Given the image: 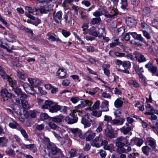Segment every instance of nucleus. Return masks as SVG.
Listing matches in <instances>:
<instances>
[{
	"label": "nucleus",
	"mask_w": 158,
	"mask_h": 158,
	"mask_svg": "<svg viewBox=\"0 0 158 158\" xmlns=\"http://www.w3.org/2000/svg\"><path fill=\"white\" fill-rule=\"evenodd\" d=\"M118 14L117 10L114 9H112L110 13L106 12L104 15L107 18L113 19L114 18V17L116 16Z\"/></svg>",
	"instance_id": "obj_10"
},
{
	"label": "nucleus",
	"mask_w": 158,
	"mask_h": 158,
	"mask_svg": "<svg viewBox=\"0 0 158 158\" xmlns=\"http://www.w3.org/2000/svg\"><path fill=\"white\" fill-rule=\"evenodd\" d=\"M105 134L107 137L110 139L115 138L113 130L112 129L110 125L107 126V128L105 130Z\"/></svg>",
	"instance_id": "obj_7"
},
{
	"label": "nucleus",
	"mask_w": 158,
	"mask_h": 158,
	"mask_svg": "<svg viewBox=\"0 0 158 158\" xmlns=\"http://www.w3.org/2000/svg\"><path fill=\"white\" fill-rule=\"evenodd\" d=\"M39 10L41 14L47 13L48 12H49V10L46 9L44 6H41L39 8Z\"/></svg>",
	"instance_id": "obj_46"
},
{
	"label": "nucleus",
	"mask_w": 158,
	"mask_h": 158,
	"mask_svg": "<svg viewBox=\"0 0 158 158\" xmlns=\"http://www.w3.org/2000/svg\"><path fill=\"white\" fill-rule=\"evenodd\" d=\"M126 23L129 27H132L135 25L136 21L133 18H129L126 20Z\"/></svg>",
	"instance_id": "obj_21"
},
{
	"label": "nucleus",
	"mask_w": 158,
	"mask_h": 158,
	"mask_svg": "<svg viewBox=\"0 0 158 158\" xmlns=\"http://www.w3.org/2000/svg\"><path fill=\"white\" fill-rule=\"evenodd\" d=\"M92 115L97 117H100L102 115V111L94 110L91 113Z\"/></svg>",
	"instance_id": "obj_42"
},
{
	"label": "nucleus",
	"mask_w": 158,
	"mask_h": 158,
	"mask_svg": "<svg viewBox=\"0 0 158 158\" xmlns=\"http://www.w3.org/2000/svg\"><path fill=\"white\" fill-rule=\"evenodd\" d=\"M9 126L12 129H16L18 130H19L21 126L16 122H14L10 123L9 124Z\"/></svg>",
	"instance_id": "obj_27"
},
{
	"label": "nucleus",
	"mask_w": 158,
	"mask_h": 158,
	"mask_svg": "<svg viewBox=\"0 0 158 158\" xmlns=\"http://www.w3.org/2000/svg\"><path fill=\"white\" fill-rule=\"evenodd\" d=\"M125 120V118H123L121 122L118 119H115L113 120H112V121H111L110 124L112 125L122 124Z\"/></svg>",
	"instance_id": "obj_34"
},
{
	"label": "nucleus",
	"mask_w": 158,
	"mask_h": 158,
	"mask_svg": "<svg viewBox=\"0 0 158 158\" xmlns=\"http://www.w3.org/2000/svg\"><path fill=\"white\" fill-rule=\"evenodd\" d=\"M24 146L26 148L30 149V150L33 153L35 152V150L34 149V148H35V144H25Z\"/></svg>",
	"instance_id": "obj_35"
},
{
	"label": "nucleus",
	"mask_w": 158,
	"mask_h": 158,
	"mask_svg": "<svg viewBox=\"0 0 158 158\" xmlns=\"http://www.w3.org/2000/svg\"><path fill=\"white\" fill-rule=\"evenodd\" d=\"M146 144L151 148L152 150H154L155 151H158L156 149V143L155 140L153 139H149L146 142Z\"/></svg>",
	"instance_id": "obj_12"
},
{
	"label": "nucleus",
	"mask_w": 158,
	"mask_h": 158,
	"mask_svg": "<svg viewBox=\"0 0 158 158\" xmlns=\"http://www.w3.org/2000/svg\"><path fill=\"white\" fill-rule=\"evenodd\" d=\"M92 104V102L89 100H84L83 99H81V104L84 107L86 106H90Z\"/></svg>",
	"instance_id": "obj_30"
},
{
	"label": "nucleus",
	"mask_w": 158,
	"mask_h": 158,
	"mask_svg": "<svg viewBox=\"0 0 158 158\" xmlns=\"http://www.w3.org/2000/svg\"><path fill=\"white\" fill-rule=\"evenodd\" d=\"M49 156L52 158L62 157L63 154L60 149L58 148L54 144L49 143L47 146Z\"/></svg>",
	"instance_id": "obj_1"
},
{
	"label": "nucleus",
	"mask_w": 158,
	"mask_h": 158,
	"mask_svg": "<svg viewBox=\"0 0 158 158\" xmlns=\"http://www.w3.org/2000/svg\"><path fill=\"white\" fill-rule=\"evenodd\" d=\"M141 23L140 27L142 30L147 28L148 27V26L144 22V21H141Z\"/></svg>",
	"instance_id": "obj_54"
},
{
	"label": "nucleus",
	"mask_w": 158,
	"mask_h": 158,
	"mask_svg": "<svg viewBox=\"0 0 158 158\" xmlns=\"http://www.w3.org/2000/svg\"><path fill=\"white\" fill-rule=\"evenodd\" d=\"M143 16L144 17H149L152 15V11L148 7L144 8L142 11Z\"/></svg>",
	"instance_id": "obj_17"
},
{
	"label": "nucleus",
	"mask_w": 158,
	"mask_h": 158,
	"mask_svg": "<svg viewBox=\"0 0 158 158\" xmlns=\"http://www.w3.org/2000/svg\"><path fill=\"white\" fill-rule=\"evenodd\" d=\"M93 121L90 118L89 115L88 114H85L82 116L81 120V123L84 126L85 128L89 127Z\"/></svg>",
	"instance_id": "obj_5"
},
{
	"label": "nucleus",
	"mask_w": 158,
	"mask_h": 158,
	"mask_svg": "<svg viewBox=\"0 0 158 158\" xmlns=\"http://www.w3.org/2000/svg\"><path fill=\"white\" fill-rule=\"evenodd\" d=\"M14 91L17 96L20 98H27L28 96L25 93H22L21 89L17 87L15 88H13Z\"/></svg>",
	"instance_id": "obj_9"
},
{
	"label": "nucleus",
	"mask_w": 158,
	"mask_h": 158,
	"mask_svg": "<svg viewBox=\"0 0 158 158\" xmlns=\"http://www.w3.org/2000/svg\"><path fill=\"white\" fill-rule=\"evenodd\" d=\"M131 35L134 39L139 40L140 42H143L144 40L143 37L141 34H137L135 32L130 33Z\"/></svg>",
	"instance_id": "obj_20"
},
{
	"label": "nucleus",
	"mask_w": 158,
	"mask_h": 158,
	"mask_svg": "<svg viewBox=\"0 0 158 158\" xmlns=\"http://www.w3.org/2000/svg\"><path fill=\"white\" fill-rule=\"evenodd\" d=\"M77 152L75 149H71L69 152V156L68 158H73L77 156Z\"/></svg>",
	"instance_id": "obj_38"
},
{
	"label": "nucleus",
	"mask_w": 158,
	"mask_h": 158,
	"mask_svg": "<svg viewBox=\"0 0 158 158\" xmlns=\"http://www.w3.org/2000/svg\"><path fill=\"white\" fill-rule=\"evenodd\" d=\"M48 40L51 41H56L57 43H60L61 41L58 38H56L52 35H51L48 38Z\"/></svg>",
	"instance_id": "obj_39"
},
{
	"label": "nucleus",
	"mask_w": 158,
	"mask_h": 158,
	"mask_svg": "<svg viewBox=\"0 0 158 158\" xmlns=\"http://www.w3.org/2000/svg\"><path fill=\"white\" fill-rule=\"evenodd\" d=\"M53 18L56 23H59L61 22L62 15V12L61 11L57 12L56 14L55 12L53 13Z\"/></svg>",
	"instance_id": "obj_14"
},
{
	"label": "nucleus",
	"mask_w": 158,
	"mask_h": 158,
	"mask_svg": "<svg viewBox=\"0 0 158 158\" xmlns=\"http://www.w3.org/2000/svg\"><path fill=\"white\" fill-rule=\"evenodd\" d=\"M108 102L107 101H103L102 103L101 107L103 109L101 111H107L109 110L108 107Z\"/></svg>",
	"instance_id": "obj_24"
},
{
	"label": "nucleus",
	"mask_w": 158,
	"mask_h": 158,
	"mask_svg": "<svg viewBox=\"0 0 158 158\" xmlns=\"http://www.w3.org/2000/svg\"><path fill=\"white\" fill-rule=\"evenodd\" d=\"M155 125V126H153L150 124V126L155 132H156L158 134V122H156Z\"/></svg>",
	"instance_id": "obj_55"
},
{
	"label": "nucleus",
	"mask_w": 158,
	"mask_h": 158,
	"mask_svg": "<svg viewBox=\"0 0 158 158\" xmlns=\"http://www.w3.org/2000/svg\"><path fill=\"white\" fill-rule=\"evenodd\" d=\"M0 96L2 98H10L12 96V94L9 93L6 89H2L0 91Z\"/></svg>",
	"instance_id": "obj_16"
},
{
	"label": "nucleus",
	"mask_w": 158,
	"mask_h": 158,
	"mask_svg": "<svg viewBox=\"0 0 158 158\" xmlns=\"http://www.w3.org/2000/svg\"><path fill=\"white\" fill-rule=\"evenodd\" d=\"M135 57L136 58V60L140 63L144 62L146 61V58L141 54H138L136 55Z\"/></svg>",
	"instance_id": "obj_22"
},
{
	"label": "nucleus",
	"mask_w": 158,
	"mask_h": 158,
	"mask_svg": "<svg viewBox=\"0 0 158 158\" xmlns=\"http://www.w3.org/2000/svg\"><path fill=\"white\" fill-rule=\"evenodd\" d=\"M66 75L67 73L65 72V70L64 69H59L57 72V75L61 79L66 78Z\"/></svg>",
	"instance_id": "obj_15"
},
{
	"label": "nucleus",
	"mask_w": 158,
	"mask_h": 158,
	"mask_svg": "<svg viewBox=\"0 0 158 158\" xmlns=\"http://www.w3.org/2000/svg\"><path fill=\"white\" fill-rule=\"evenodd\" d=\"M145 67L152 73V75H156L158 77V69L156 66L153 65L150 62H149L145 65Z\"/></svg>",
	"instance_id": "obj_4"
},
{
	"label": "nucleus",
	"mask_w": 158,
	"mask_h": 158,
	"mask_svg": "<svg viewBox=\"0 0 158 158\" xmlns=\"http://www.w3.org/2000/svg\"><path fill=\"white\" fill-rule=\"evenodd\" d=\"M0 75L3 79L7 80L11 86L14 87L16 85V81L15 80L13 81L3 69L0 71Z\"/></svg>",
	"instance_id": "obj_3"
},
{
	"label": "nucleus",
	"mask_w": 158,
	"mask_h": 158,
	"mask_svg": "<svg viewBox=\"0 0 158 158\" xmlns=\"http://www.w3.org/2000/svg\"><path fill=\"white\" fill-rule=\"evenodd\" d=\"M52 103L53 102L52 101L50 100H47L45 102V104L43 105L42 108L45 109L50 108Z\"/></svg>",
	"instance_id": "obj_31"
},
{
	"label": "nucleus",
	"mask_w": 158,
	"mask_h": 158,
	"mask_svg": "<svg viewBox=\"0 0 158 158\" xmlns=\"http://www.w3.org/2000/svg\"><path fill=\"white\" fill-rule=\"evenodd\" d=\"M131 128L129 127H123L121 128L120 129V130L121 132L123 133L124 135H127L128 133L131 130Z\"/></svg>",
	"instance_id": "obj_29"
},
{
	"label": "nucleus",
	"mask_w": 158,
	"mask_h": 158,
	"mask_svg": "<svg viewBox=\"0 0 158 158\" xmlns=\"http://www.w3.org/2000/svg\"><path fill=\"white\" fill-rule=\"evenodd\" d=\"M98 33L99 38H100L101 37H104L106 35L105 30L103 28H99Z\"/></svg>",
	"instance_id": "obj_33"
},
{
	"label": "nucleus",
	"mask_w": 158,
	"mask_h": 158,
	"mask_svg": "<svg viewBox=\"0 0 158 158\" xmlns=\"http://www.w3.org/2000/svg\"><path fill=\"white\" fill-rule=\"evenodd\" d=\"M78 120V117L76 116L74 114H72V117L67 116L64 118V121L67 122V123L69 124H72L76 123Z\"/></svg>",
	"instance_id": "obj_8"
},
{
	"label": "nucleus",
	"mask_w": 158,
	"mask_h": 158,
	"mask_svg": "<svg viewBox=\"0 0 158 158\" xmlns=\"http://www.w3.org/2000/svg\"><path fill=\"white\" fill-rule=\"evenodd\" d=\"M143 141L141 138H137L136 144L139 147H140L143 144Z\"/></svg>",
	"instance_id": "obj_51"
},
{
	"label": "nucleus",
	"mask_w": 158,
	"mask_h": 158,
	"mask_svg": "<svg viewBox=\"0 0 158 158\" xmlns=\"http://www.w3.org/2000/svg\"><path fill=\"white\" fill-rule=\"evenodd\" d=\"M142 150L143 153L146 156H149V152L152 151L151 149V148L149 146H148L146 145L142 148Z\"/></svg>",
	"instance_id": "obj_23"
},
{
	"label": "nucleus",
	"mask_w": 158,
	"mask_h": 158,
	"mask_svg": "<svg viewBox=\"0 0 158 158\" xmlns=\"http://www.w3.org/2000/svg\"><path fill=\"white\" fill-rule=\"evenodd\" d=\"M88 33L90 35H91L95 37L99 38L98 31H96L95 27L94 26L88 30Z\"/></svg>",
	"instance_id": "obj_19"
},
{
	"label": "nucleus",
	"mask_w": 158,
	"mask_h": 158,
	"mask_svg": "<svg viewBox=\"0 0 158 158\" xmlns=\"http://www.w3.org/2000/svg\"><path fill=\"white\" fill-rule=\"evenodd\" d=\"M129 83L132 85L135 88H138L139 87V84L135 81L131 80L129 81Z\"/></svg>",
	"instance_id": "obj_57"
},
{
	"label": "nucleus",
	"mask_w": 158,
	"mask_h": 158,
	"mask_svg": "<svg viewBox=\"0 0 158 158\" xmlns=\"http://www.w3.org/2000/svg\"><path fill=\"white\" fill-rule=\"evenodd\" d=\"M61 33L65 37H67L70 35V33L69 31L64 29L62 30Z\"/></svg>",
	"instance_id": "obj_53"
},
{
	"label": "nucleus",
	"mask_w": 158,
	"mask_h": 158,
	"mask_svg": "<svg viewBox=\"0 0 158 158\" xmlns=\"http://www.w3.org/2000/svg\"><path fill=\"white\" fill-rule=\"evenodd\" d=\"M137 138H133L131 139L130 141V143H128V145L131 146H133L135 144H136V142L137 141Z\"/></svg>",
	"instance_id": "obj_56"
},
{
	"label": "nucleus",
	"mask_w": 158,
	"mask_h": 158,
	"mask_svg": "<svg viewBox=\"0 0 158 158\" xmlns=\"http://www.w3.org/2000/svg\"><path fill=\"white\" fill-rule=\"evenodd\" d=\"M18 130L20 131L21 134L25 138H27L28 137V135L27 134L26 131L25 130L22 128L21 127L20 128L19 130Z\"/></svg>",
	"instance_id": "obj_47"
},
{
	"label": "nucleus",
	"mask_w": 158,
	"mask_h": 158,
	"mask_svg": "<svg viewBox=\"0 0 158 158\" xmlns=\"http://www.w3.org/2000/svg\"><path fill=\"white\" fill-rule=\"evenodd\" d=\"M59 144L60 145H62L64 143H65L66 141H70L69 139H67L64 137H61L58 139Z\"/></svg>",
	"instance_id": "obj_40"
},
{
	"label": "nucleus",
	"mask_w": 158,
	"mask_h": 158,
	"mask_svg": "<svg viewBox=\"0 0 158 158\" xmlns=\"http://www.w3.org/2000/svg\"><path fill=\"white\" fill-rule=\"evenodd\" d=\"M60 105H55L51 106L49 109V111L52 113L56 112L60 110Z\"/></svg>",
	"instance_id": "obj_28"
},
{
	"label": "nucleus",
	"mask_w": 158,
	"mask_h": 158,
	"mask_svg": "<svg viewBox=\"0 0 158 158\" xmlns=\"http://www.w3.org/2000/svg\"><path fill=\"white\" fill-rule=\"evenodd\" d=\"M122 65L124 69H128L130 67L131 63L129 61H124L123 62Z\"/></svg>",
	"instance_id": "obj_44"
},
{
	"label": "nucleus",
	"mask_w": 158,
	"mask_h": 158,
	"mask_svg": "<svg viewBox=\"0 0 158 158\" xmlns=\"http://www.w3.org/2000/svg\"><path fill=\"white\" fill-rule=\"evenodd\" d=\"M13 112L17 115L21 116L22 114L21 113V108L19 106L15 104H13L11 106Z\"/></svg>",
	"instance_id": "obj_13"
},
{
	"label": "nucleus",
	"mask_w": 158,
	"mask_h": 158,
	"mask_svg": "<svg viewBox=\"0 0 158 158\" xmlns=\"http://www.w3.org/2000/svg\"><path fill=\"white\" fill-rule=\"evenodd\" d=\"M95 134L94 133H91L88 135V136L86 138V140L87 141H89L92 138H93L95 136Z\"/></svg>",
	"instance_id": "obj_52"
},
{
	"label": "nucleus",
	"mask_w": 158,
	"mask_h": 158,
	"mask_svg": "<svg viewBox=\"0 0 158 158\" xmlns=\"http://www.w3.org/2000/svg\"><path fill=\"white\" fill-rule=\"evenodd\" d=\"M48 125L51 128L54 129L57 127V126L53 122H50L48 124Z\"/></svg>",
	"instance_id": "obj_61"
},
{
	"label": "nucleus",
	"mask_w": 158,
	"mask_h": 158,
	"mask_svg": "<svg viewBox=\"0 0 158 158\" xmlns=\"http://www.w3.org/2000/svg\"><path fill=\"white\" fill-rule=\"evenodd\" d=\"M123 102L119 98H117L114 103V106L116 108H119L122 106Z\"/></svg>",
	"instance_id": "obj_32"
},
{
	"label": "nucleus",
	"mask_w": 158,
	"mask_h": 158,
	"mask_svg": "<svg viewBox=\"0 0 158 158\" xmlns=\"http://www.w3.org/2000/svg\"><path fill=\"white\" fill-rule=\"evenodd\" d=\"M18 77H20L23 79L27 77V75L25 73H22L20 72L18 73Z\"/></svg>",
	"instance_id": "obj_62"
},
{
	"label": "nucleus",
	"mask_w": 158,
	"mask_h": 158,
	"mask_svg": "<svg viewBox=\"0 0 158 158\" xmlns=\"http://www.w3.org/2000/svg\"><path fill=\"white\" fill-rule=\"evenodd\" d=\"M114 55L117 57H122L125 56V54L123 53H120L118 52H115Z\"/></svg>",
	"instance_id": "obj_63"
},
{
	"label": "nucleus",
	"mask_w": 158,
	"mask_h": 158,
	"mask_svg": "<svg viewBox=\"0 0 158 158\" xmlns=\"http://www.w3.org/2000/svg\"><path fill=\"white\" fill-rule=\"evenodd\" d=\"M117 152L118 153L121 154L122 153H127L126 149L122 147L120 148H117L116 149Z\"/></svg>",
	"instance_id": "obj_48"
},
{
	"label": "nucleus",
	"mask_w": 158,
	"mask_h": 158,
	"mask_svg": "<svg viewBox=\"0 0 158 158\" xmlns=\"http://www.w3.org/2000/svg\"><path fill=\"white\" fill-rule=\"evenodd\" d=\"M128 143L127 139L122 137L117 138L116 140V145L117 148L123 147L125 144Z\"/></svg>",
	"instance_id": "obj_6"
},
{
	"label": "nucleus",
	"mask_w": 158,
	"mask_h": 158,
	"mask_svg": "<svg viewBox=\"0 0 158 158\" xmlns=\"http://www.w3.org/2000/svg\"><path fill=\"white\" fill-rule=\"evenodd\" d=\"M122 4L121 7L123 9H125L127 5V1H122Z\"/></svg>",
	"instance_id": "obj_64"
},
{
	"label": "nucleus",
	"mask_w": 158,
	"mask_h": 158,
	"mask_svg": "<svg viewBox=\"0 0 158 158\" xmlns=\"http://www.w3.org/2000/svg\"><path fill=\"white\" fill-rule=\"evenodd\" d=\"M100 103L99 101H97L93 105V109L94 110L98 109L99 108L100 105Z\"/></svg>",
	"instance_id": "obj_59"
},
{
	"label": "nucleus",
	"mask_w": 158,
	"mask_h": 158,
	"mask_svg": "<svg viewBox=\"0 0 158 158\" xmlns=\"http://www.w3.org/2000/svg\"><path fill=\"white\" fill-rule=\"evenodd\" d=\"M36 115V113L34 110L29 111L28 112V116L32 118H35Z\"/></svg>",
	"instance_id": "obj_49"
},
{
	"label": "nucleus",
	"mask_w": 158,
	"mask_h": 158,
	"mask_svg": "<svg viewBox=\"0 0 158 158\" xmlns=\"http://www.w3.org/2000/svg\"><path fill=\"white\" fill-rule=\"evenodd\" d=\"M143 33L144 36L148 39H150L151 38L150 35L146 30H143Z\"/></svg>",
	"instance_id": "obj_60"
},
{
	"label": "nucleus",
	"mask_w": 158,
	"mask_h": 158,
	"mask_svg": "<svg viewBox=\"0 0 158 158\" xmlns=\"http://www.w3.org/2000/svg\"><path fill=\"white\" fill-rule=\"evenodd\" d=\"M70 131L73 134L74 136L77 138L79 137L81 139H84L87 135V132L83 135L81 130L78 128H71L70 129Z\"/></svg>",
	"instance_id": "obj_2"
},
{
	"label": "nucleus",
	"mask_w": 158,
	"mask_h": 158,
	"mask_svg": "<svg viewBox=\"0 0 158 158\" xmlns=\"http://www.w3.org/2000/svg\"><path fill=\"white\" fill-rule=\"evenodd\" d=\"M146 109H147L148 108L150 110H150V112H146L144 113V114L145 115H151V114L152 113H153L154 112L155 113H157L158 114V111H157L158 112H156L155 110L154 109L153 107L151 106V105L150 104H148V106H146Z\"/></svg>",
	"instance_id": "obj_26"
},
{
	"label": "nucleus",
	"mask_w": 158,
	"mask_h": 158,
	"mask_svg": "<svg viewBox=\"0 0 158 158\" xmlns=\"http://www.w3.org/2000/svg\"><path fill=\"white\" fill-rule=\"evenodd\" d=\"M33 21L31 22V23L35 26H37L39 24L41 23V20L38 18H37L32 20Z\"/></svg>",
	"instance_id": "obj_45"
},
{
	"label": "nucleus",
	"mask_w": 158,
	"mask_h": 158,
	"mask_svg": "<svg viewBox=\"0 0 158 158\" xmlns=\"http://www.w3.org/2000/svg\"><path fill=\"white\" fill-rule=\"evenodd\" d=\"M22 105L24 109H28L29 108L28 103L27 101L25 100H23L22 102Z\"/></svg>",
	"instance_id": "obj_43"
},
{
	"label": "nucleus",
	"mask_w": 158,
	"mask_h": 158,
	"mask_svg": "<svg viewBox=\"0 0 158 158\" xmlns=\"http://www.w3.org/2000/svg\"><path fill=\"white\" fill-rule=\"evenodd\" d=\"M64 118L65 117L63 115L60 114L59 115L52 117L51 120L53 122L60 123L62 121L63 119L64 120Z\"/></svg>",
	"instance_id": "obj_18"
},
{
	"label": "nucleus",
	"mask_w": 158,
	"mask_h": 158,
	"mask_svg": "<svg viewBox=\"0 0 158 158\" xmlns=\"http://www.w3.org/2000/svg\"><path fill=\"white\" fill-rule=\"evenodd\" d=\"M106 10L103 8H99L98 10L93 13V15L95 17H99L103 15V12L105 13Z\"/></svg>",
	"instance_id": "obj_25"
},
{
	"label": "nucleus",
	"mask_w": 158,
	"mask_h": 158,
	"mask_svg": "<svg viewBox=\"0 0 158 158\" xmlns=\"http://www.w3.org/2000/svg\"><path fill=\"white\" fill-rule=\"evenodd\" d=\"M40 117L41 120L44 121V120L48 119L49 117V116L47 113H43L40 114Z\"/></svg>",
	"instance_id": "obj_50"
},
{
	"label": "nucleus",
	"mask_w": 158,
	"mask_h": 158,
	"mask_svg": "<svg viewBox=\"0 0 158 158\" xmlns=\"http://www.w3.org/2000/svg\"><path fill=\"white\" fill-rule=\"evenodd\" d=\"M23 87L25 91L29 94L34 95L35 94V92L33 86H30L27 83H24Z\"/></svg>",
	"instance_id": "obj_11"
},
{
	"label": "nucleus",
	"mask_w": 158,
	"mask_h": 158,
	"mask_svg": "<svg viewBox=\"0 0 158 158\" xmlns=\"http://www.w3.org/2000/svg\"><path fill=\"white\" fill-rule=\"evenodd\" d=\"M101 22V19L100 17L93 18L91 21V23L93 25L100 24Z\"/></svg>",
	"instance_id": "obj_37"
},
{
	"label": "nucleus",
	"mask_w": 158,
	"mask_h": 158,
	"mask_svg": "<svg viewBox=\"0 0 158 158\" xmlns=\"http://www.w3.org/2000/svg\"><path fill=\"white\" fill-rule=\"evenodd\" d=\"M112 120V117L110 116L106 115H105L104 116V121L107 122L108 123H110Z\"/></svg>",
	"instance_id": "obj_58"
},
{
	"label": "nucleus",
	"mask_w": 158,
	"mask_h": 158,
	"mask_svg": "<svg viewBox=\"0 0 158 158\" xmlns=\"http://www.w3.org/2000/svg\"><path fill=\"white\" fill-rule=\"evenodd\" d=\"M101 136L102 135L100 134L99 136L96 137L93 140L94 142V143L95 146L97 148L99 147L100 146V145L99 144L96 143V142L98 141H100V139Z\"/></svg>",
	"instance_id": "obj_41"
},
{
	"label": "nucleus",
	"mask_w": 158,
	"mask_h": 158,
	"mask_svg": "<svg viewBox=\"0 0 158 158\" xmlns=\"http://www.w3.org/2000/svg\"><path fill=\"white\" fill-rule=\"evenodd\" d=\"M125 31L124 27H121L118 28L116 31L117 35L119 36H122L125 32Z\"/></svg>",
	"instance_id": "obj_36"
}]
</instances>
